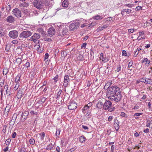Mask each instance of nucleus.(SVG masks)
<instances>
[{"label":"nucleus","mask_w":152,"mask_h":152,"mask_svg":"<svg viewBox=\"0 0 152 152\" xmlns=\"http://www.w3.org/2000/svg\"><path fill=\"white\" fill-rule=\"evenodd\" d=\"M106 96L109 99L116 102L120 101L121 98L120 89L116 86L109 87L107 91Z\"/></svg>","instance_id":"1"},{"label":"nucleus","mask_w":152,"mask_h":152,"mask_svg":"<svg viewBox=\"0 0 152 152\" xmlns=\"http://www.w3.org/2000/svg\"><path fill=\"white\" fill-rule=\"evenodd\" d=\"M44 0H34L33 2V4L34 7L40 10L42 9L44 6Z\"/></svg>","instance_id":"2"},{"label":"nucleus","mask_w":152,"mask_h":152,"mask_svg":"<svg viewBox=\"0 0 152 152\" xmlns=\"http://www.w3.org/2000/svg\"><path fill=\"white\" fill-rule=\"evenodd\" d=\"M32 32L26 30L22 32L19 35V40H22V39L26 38L32 35Z\"/></svg>","instance_id":"3"},{"label":"nucleus","mask_w":152,"mask_h":152,"mask_svg":"<svg viewBox=\"0 0 152 152\" xmlns=\"http://www.w3.org/2000/svg\"><path fill=\"white\" fill-rule=\"evenodd\" d=\"M40 37V35L38 33H35L30 37L29 40L34 42L35 43H37V42L39 43V42H40V41L39 39Z\"/></svg>","instance_id":"4"},{"label":"nucleus","mask_w":152,"mask_h":152,"mask_svg":"<svg viewBox=\"0 0 152 152\" xmlns=\"http://www.w3.org/2000/svg\"><path fill=\"white\" fill-rule=\"evenodd\" d=\"M79 22L76 20L72 22L69 27L70 31H74L77 29L79 26Z\"/></svg>","instance_id":"5"},{"label":"nucleus","mask_w":152,"mask_h":152,"mask_svg":"<svg viewBox=\"0 0 152 152\" xmlns=\"http://www.w3.org/2000/svg\"><path fill=\"white\" fill-rule=\"evenodd\" d=\"M12 14L14 16L18 18L21 17V12L18 8H15L12 10Z\"/></svg>","instance_id":"6"},{"label":"nucleus","mask_w":152,"mask_h":152,"mask_svg":"<svg viewBox=\"0 0 152 152\" xmlns=\"http://www.w3.org/2000/svg\"><path fill=\"white\" fill-rule=\"evenodd\" d=\"M8 35L10 38L14 39L18 37V33L17 31L12 30L10 31Z\"/></svg>","instance_id":"7"},{"label":"nucleus","mask_w":152,"mask_h":152,"mask_svg":"<svg viewBox=\"0 0 152 152\" xmlns=\"http://www.w3.org/2000/svg\"><path fill=\"white\" fill-rule=\"evenodd\" d=\"M61 28H62V32H59L58 33V35L62 37L64 35L66 34L68 31V29L66 26H60V27Z\"/></svg>","instance_id":"8"},{"label":"nucleus","mask_w":152,"mask_h":152,"mask_svg":"<svg viewBox=\"0 0 152 152\" xmlns=\"http://www.w3.org/2000/svg\"><path fill=\"white\" fill-rule=\"evenodd\" d=\"M112 102L109 100L106 101L104 104L103 108L105 110H107L111 107Z\"/></svg>","instance_id":"9"},{"label":"nucleus","mask_w":152,"mask_h":152,"mask_svg":"<svg viewBox=\"0 0 152 152\" xmlns=\"http://www.w3.org/2000/svg\"><path fill=\"white\" fill-rule=\"evenodd\" d=\"M77 106V104L75 102L72 101H70L69 102L68 108L69 110H73L76 108Z\"/></svg>","instance_id":"10"},{"label":"nucleus","mask_w":152,"mask_h":152,"mask_svg":"<svg viewBox=\"0 0 152 152\" xmlns=\"http://www.w3.org/2000/svg\"><path fill=\"white\" fill-rule=\"evenodd\" d=\"M16 20V18L12 15L8 16L6 19V21L7 22L12 23H14Z\"/></svg>","instance_id":"11"},{"label":"nucleus","mask_w":152,"mask_h":152,"mask_svg":"<svg viewBox=\"0 0 152 152\" xmlns=\"http://www.w3.org/2000/svg\"><path fill=\"white\" fill-rule=\"evenodd\" d=\"M69 82V79L68 75H65L64 77L63 86L65 87H66Z\"/></svg>","instance_id":"12"},{"label":"nucleus","mask_w":152,"mask_h":152,"mask_svg":"<svg viewBox=\"0 0 152 152\" xmlns=\"http://www.w3.org/2000/svg\"><path fill=\"white\" fill-rule=\"evenodd\" d=\"M140 81L142 83H144L146 84H151L152 83V80L151 79L147 78H142L140 79Z\"/></svg>","instance_id":"13"},{"label":"nucleus","mask_w":152,"mask_h":152,"mask_svg":"<svg viewBox=\"0 0 152 152\" xmlns=\"http://www.w3.org/2000/svg\"><path fill=\"white\" fill-rule=\"evenodd\" d=\"M8 86L7 85H5L4 86V90H5L6 91V94L8 96H10L11 93V88H8Z\"/></svg>","instance_id":"14"},{"label":"nucleus","mask_w":152,"mask_h":152,"mask_svg":"<svg viewBox=\"0 0 152 152\" xmlns=\"http://www.w3.org/2000/svg\"><path fill=\"white\" fill-rule=\"evenodd\" d=\"M48 33L49 35L51 37L54 35L55 33V30L53 27H50L48 31Z\"/></svg>","instance_id":"15"},{"label":"nucleus","mask_w":152,"mask_h":152,"mask_svg":"<svg viewBox=\"0 0 152 152\" xmlns=\"http://www.w3.org/2000/svg\"><path fill=\"white\" fill-rule=\"evenodd\" d=\"M99 58L104 63L107 62L109 61L107 58H106L105 55H104L102 53L100 54Z\"/></svg>","instance_id":"16"},{"label":"nucleus","mask_w":152,"mask_h":152,"mask_svg":"<svg viewBox=\"0 0 152 152\" xmlns=\"http://www.w3.org/2000/svg\"><path fill=\"white\" fill-rule=\"evenodd\" d=\"M23 95V90L21 89H19L17 94V98L18 99H20L22 97Z\"/></svg>","instance_id":"17"},{"label":"nucleus","mask_w":152,"mask_h":152,"mask_svg":"<svg viewBox=\"0 0 152 152\" xmlns=\"http://www.w3.org/2000/svg\"><path fill=\"white\" fill-rule=\"evenodd\" d=\"M29 5V3L28 2H23L22 3H20L19 5V6L20 7H28Z\"/></svg>","instance_id":"18"},{"label":"nucleus","mask_w":152,"mask_h":152,"mask_svg":"<svg viewBox=\"0 0 152 152\" xmlns=\"http://www.w3.org/2000/svg\"><path fill=\"white\" fill-rule=\"evenodd\" d=\"M104 104L100 101H99L97 103L96 105V108L100 109L102 106L103 107Z\"/></svg>","instance_id":"19"},{"label":"nucleus","mask_w":152,"mask_h":152,"mask_svg":"<svg viewBox=\"0 0 152 152\" xmlns=\"http://www.w3.org/2000/svg\"><path fill=\"white\" fill-rule=\"evenodd\" d=\"M69 5V2L68 0H64L62 3V5L63 7H67Z\"/></svg>","instance_id":"20"},{"label":"nucleus","mask_w":152,"mask_h":152,"mask_svg":"<svg viewBox=\"0 0 152 152\" xmlns=\"http://www.w3.org/2000/svg\"><path fill=\"white\" fill-rule=\"evenodd\" d=\"M39 135L40 136V141L39 142V143L40 142H41L44 139V138L45 137V133L44 132H42L41 133H40L39 134Z\"/></svg>","instance_id":"21"},{"label":"nucleus","mask_w":152,"mask_h":152,"mask_svg":"<svg viewBox=\"0 0 152 152\" xmlns=\"http://www.w3.org/2000/svg\"><path fill=\"white\" fill-rule=\"evenodd\" d=\"M107 26L106 25H104L102 26H99L96 29V31L97 32H99L101 31L104 29V28H107Z\"/></svg>","instance_id":"22"},{"label":"nucleus","mask_w":152,"mask_h":152,"mask_svg":"<svg viewBox=\"0 0 152 152\" xmlns=\"http://www.w3.org/2000/svg\"><path fill=\"white\" fill-rule=\"evenodd\" d=\"M93 19L96 20H101L103 18V17L101 16H100L99 15H96L93 17Z\"/></svg>","instance_id":"23"},{"label":"nucleus","mask_w":152,"mask_h":152,"mask_svg":"<svg viewBox=\"0 0 152 152\" xmlns=\"http://www.w3.org/2000/svg\"><path fill=\"white\" fill-rule=\"evenodd\" d=\"M35 47H36L37 49V52L38 53H41L42 52V50L40 48V46L39 45H36Z\"/></svg>","instance_id":"24"},{"label":"nucleus","mask_w":152,"mask_h":152,"mask_svg":"<svg viewBox=\"0 0 152 152\" xmlns=\"http://www.w3.org/2000/svg\"><path fill=\"white\" fill-rule=\"evenodd\" d=\"M21 75L20 74H18L16 77L15 82L16 83H19L20 80V78L21 77Z\"/></svg>","instance_id":"25"},{"label":"nucleus","mask_w":152,"mask_h":152,"mask_svg":"<svg viewBox=\"0 0 152 152\" xmlns=\"http://www.w3.org/2000/svg\"><path fill=\"white\" fill-rule=\"evenodd\" d=\"M62 92V91L61 89H60L58 90V91H57V97L56 98V99H57L58 98H59L60 97V95L61 94Z\"/></svg>","instance_id":"26"},{"label":"nucleus","mask_w":152,"mask_h":152,"mask_svg":"<svg viewBox=\"0 0 152 152\" xmlns=\"http://www.w3.org/2000/svg\"><path fill=\"white\" fill-rule=\"evenodd\" d=\"M86 138L84 136H82L80 137V141L81 142H84L86 140Z\"/></svg>","instance_id":"27"},{"label":"nucleus","mask_w":152,"mask_h":152,"mask_svg":"<svg viewBox=\"0 0 152 152\" xmlns=\"http://www.w3.org/2000/svg\"><path fill=\"white\" fill-rule=\"evenodd\" d=\"M53 148V145L51 144L48 145L46 149L48 150H50Z\"/></svg>","instance_id":"28"},{"label":"nucleus","mask_w":152,"mask_h":152,"mask_svg":"<svg viewBox=\"0 0 152 152\" xmlns=\"http://www.w3.org/2000/svg\"><path fill=\"white\" fill-rule=\"evenodd\" d=\"M4 35V33L3 29L0 28V37L3 36Z\"/></svg>","instance_id":"29"},{"label":"nucleus","mask_w":152,"mask_h":152,"mask_svg":"<svg viewBox=\"0 0 152 152\" xmlns=\"http://www.w3.org/2000/svg\"><path fill=\"white\" fill-rule=\"evenodd\" d=\"M22 60L20 58H18L16 60V62L18 64H20L21 63Z\"/></svg>","instance_id":"30"},{"label":"nucleus","mask_w":152,"mask_h":152,"mask_svg":"<svg viewBox=\"0 0 152 152\" xmlns=\"http://www.w3.org/2000/svg\"><path fill=\"white\" fill-rule=\"evenodd\" d=\"M89 108L86 105L84 106L83 108L82 109V112L83 113H85V111L87 110Z\"/></svg>","instance_id":"31"},{"label":"nucleus","mask_w":152,"mask_h":152,"mask_svg":"<svg viewBox=\"0 0 152 152\" xmlns=\"http://www.w3.org/2000/svg\"><path fill=\"white\" fill-rule=\"evenodd\" d=\"M119 124H117L115 123H114V126L115 127V129L117 131H118L119 128Z\"/></svg>","instance_id":"32"},{"label":"nucleus","mask_w":152,"mask_h":152,"mask_svg":"<svg viewBox=\"0 0 152 152\" xmlns=\"http://www.w3.org/2000/svg\"><path fill=\"white\" fill-rule=\"evenodd\" d=\"M16 83V85L15 86V87L14 88V89L15 91H16L18 89V88L19 86H20L19 83Z\"/></svg>","instance_id":"33"},{"label":"nucleus","mask_w":152,"mask_h":152,"mask_svg":"<svg viewBox=\"0 0 152 152\" xmlns=\"http://www.w3.org/2000/svg\"><path fill=\"white\" fill-rule=\"evenodd\" d=\"M131 11H132L131 10L128 9V10H126V9H123V10L122 11V12H126L128 14H129V13H131Z\"/></svg>","instance_id":"34"},{"label":"nucleus","mask_w":152,"mask_h":152,"mask_svg":"<svg viewBox=\"0 0 152 152\" xmlns=\"http://www.w3.org/2000/svg\"><path fill=\"white\" fill-rule=\"evenodd\" d=\"M29 142L31 145H34L35 143L34 139L33 138L29 140Z\"/></svg>","instance_id":"35"},{"label":"nucleus","mask_w":152,"mask_h":152,"mask_svg":"<svg viewBox=\"0 0 152 152\" xmlns=\"http://www.w3.org/2000/svg\"><path fill=\"white\" fill-rule=\"evenodd\" d=\"M8 72V70L7 68H4L3 70V73L4 75H6Z\"/></svg>","instance_id":"36"},{"label":"nucleus","mask_w":152,"mask_h":152,"mask_svg":"<svg viewBox=\"0 0 152 152\" xmlns=\"http://www.w3.org/2000/svg\"><path fill=\"white\" fill-rule=\"evenodd\" d=\"M19 152H26V150L24 148H20L19 151Z\"/></svg>","instance_id":"37"},{"label":"nucleus","mask_w":152,"mask_h":152,"mask_svg":"<svg viewBox=\"0 0 152 152\" xmlns=\"http://www.w3.org/2000/svg\"><path fill=\"white\" fill-rule=\"evenodd\" d=\"M15 122V121L14 120H13V121L11 120L10 121V126L12 127L14 124V123Z\"/></svg>","instance_id":"38"},{"label":"nucleus","mask_w":152,"mask_h":152,"mask_svg":"<svg viewBox=\"0 0 152 152\" xmlns=\"http://www.w3.org/2000/svg\"><path fill=\"white\" fill-rule=\"evenodd\" d=\"M121 66L120 64L117 65L116 68V71L118 72L121 71Z\"/></svg>","instance_id":"39"},{"label":"nucleus","mask_w":152,"mask_h":152,"mask_svg":"<svg viewBox=\"0 0 152 152\" xmlns=\"http://www.w3.org/2000/svg\"><path fill=\"white\" fill-rule=\"evenodd\" d=\"M134 29L131 28L128 29V32L129 34H131L134 32Z\"/></svg>","instance_id":"40"},{"label":"nucleus","mask_w":152,"mask_h":152,"mask_svg":"<svg viewBox=\"0 0 152 152\" xmlns=\"http://www.w3.org/2000/svg\"><path fill=\"white\" fill-rule=\"evenodd\" d=\"M11 138H10V139H8L6 140V145H9V144L10 143V142L11 141Z\"/></svg>","instance_id":"41"},{"label":"nucleus","mask_w":152,"mask_h":152,"mask_svg":"<svg viewBox=\"0 0 152 152\" xmlns=\"http://www.w3.org/2000/svg\"><path fill=\"white\" fill-rule=\"evenodd\" d=\"M125 6H126V7H132L134 6V5L132 4H125Z\"/></svg>","instance_id":"42"},{"label":"nucleus","mask_w":152,"mask_h":152,"mask_svg":"<svg viewBox=\"0 0 152 152\" xmlns=\"http://www.w3.org/2000/svg\"><path fill=\"white\" fill-rule=\"evenodd\" d=\"M83 56L81 55H79L77 57V59L79 60H81L82 61L83 59Z\"/></svg>","instance_id":"43"},{"label":"nucleus","mask_w":152,"mask_h":152,"mask_svg":"<svg viewBox=\"0 0 152 152\" xmlns=\"http://www.w3.org/2000/svg\"><path fill=\"white\" fill-rule=\"evenodd\" d=\"M49 55L48 53H46L45 54L44 57V61H45L46 59H47L48 58Z\"/></svg>","instance_id":"44"},{"label":"nucleus","mask_w":152,"mask_h":152,"mask_svg":"<svg viewBox=\"0 0 152 152\" xmlns=\"http://www.w3.org/2000/svg\"><path fill=\"white\" fill-rule=\"evenodd\" d=\"M58 75H57L55 76L53 78V80L55 81V83H56L58 81Z\"/></svg>","instance_id":"45"},{"label":"nucleus","mask_w":152,"mask_h":152,"mask_svg":"<svg viewBox=\"0 0 152 152\" xmlns=\"http://www.w3.org/2000/svg\"><path fill=\"white\" fill-rule=\"evenodd\" d=\"M60 130L58 129L57 130L56 132V136L58 137V136H59L60 134Z\"/></svg>","instance_id":"46"},{"label":"nucleus","mask_w":152,"mask_h":152,"mask_svg":"<svg viewBox=\"0 0 152 152\" xmlns=\"http://www.w3.org/2000/svg\"><path fill=\"white\" fill-rule=\"evenodd\" d=\"M90 111L89 110H88V112L86 114V117H87L88 118H90Z\"/></svg>","instance_id":"47"},{"label":"nucleus","mask_w":152,"mask_h":152,"mask_svg":"<svg viewBox=\"0 0 152 152\" xmlns=\"http://www.w3.org/2000/svg\"><path fill=\"white\" fill-rule=\"evenodd\" d=\"M6 128L7 126H4L3 127L2 132L5 133L6 131Z\"/></svg>","instance_id":"48"},{"label":"nucleus","mask_w":152,"mask_h":152,"mask_svg":"<svg viewBox=\"0 0 152 152\" xmlns=\"http://www.w3.org/2000/svg\"><path fill=\"white\" fill-rule=\"evenodd\" d=\"M30 114L32 115H37L38 114V113L37 112H34V111L32 110L30 112Z\"/></svg>","instance_id":"49"},{"label":"nucleus","mask_w":152,"mask_h":152,"mask_svg":"<svg viewBox=\"0 0 152 152\" xmlns=\"http://www.w3.org/2000/svg\"><path fill=\"white\" fill-rule=\"evenodd\" d=\"M4 85V81L0 80V87H2Z\"/></svg>","instance_id":"50"},{"label":"nucleus","mask_w":152,"mask_h":152,"mask_svg":"<svg viewBox=\"0 0 152 152\" xmlns=\"http://www.w3.org/2000/svg\"><path fill=\"white\" fill-rule=\"evenodd\" d=\"M46 98L45 97H42L40 100V102L42 103H44L45 102L46 100Z\"/></svg>","instance_id":"51"},{"label":"nucleus","mask_w":152,"mask_h":152,"mask_svg":"<svg viewBox=\"0 0 152 152\" xmlns=\"http://www.w3.org/2000/svg\"><path fill=\"white\" fill-rule=\"evenodd\" d=\"M122 55L124 56H126V51L125 50H123L122 51Z\"/></svg>","instance_id":"52"},{"label":"nucleus","mask_w":152,"mask_h":152,"mask_svg":"<svg viewBox=\"0 0 152 152\" xmlns=\"http://www.w3.org/2000/svg\"><path fill=\"white\" fill-rule=\"evenodd\" d=\"M11 43L14 44H17L18 43V41L16 40H13L12 41Z\"/></svg>","instance_id":"53"},{"label":"nucleus","mask_w":152,"mask_h":152,"mask_svg":"<svg viewBox=\"0 0 152 152\" xmlns=\"http://www.w3.org/2000/svg\"><path fill=\"white\" fill-rule=\"evenodd\" d=\"M133 63V62L132 61H131L130 62H129V64H128V67L129 68H130L132 66Z\"/></svg>","instance_id":"54"},{"label":"nucleus","mask_w":152,"mask_h":152,"mask_svg":"<svg viewBox=\"0 0 152 152\" xmlns=\"http://www.w3.org/2000/svg\"><path fill=\"white\" fill-rule=\"evenodd\" d=\"M87 44L86 43H84L82 44L81 48H85L86 47Z\"/></svg>","instance_id":"55"},{"label":"nucleus","mask_w":152,"mask_h":152,"mask_svg":"<svg viewBox=\"0 0 152 152\" xmlns=\"http://www.w3.org/2000/svg\"><path fill=\"white\" fill-rule=\"evenodd\" d=\"M17 134L15 132H13L12 134V136L13 138H15Z\"/></svg>","instance_id":"56"},{"label":"nucleus","mask_w":152,"mask_h":152,"mask_svg":"<svg viewBox=\"0 0 152 152\" xmlns=\"http://www.w3.org/2000/svg\"><path fill=\"white\" fill-rule=\"evenodd\" d=\"M30 64L29 62H27L25 64V67L26 68H28L29 67Z\"/></svg>","instance_id":"57"},{"label":"nucleus","mask_w":152,"mask_h":152,"mask_svg":"<svg viewBox=\"0 0 152 152\" xmlns=\"http://www.w3.org/2000/svg\"><path fill=\"white\" fill-rule=\"evenodd\" d=\"M45 40L46 41H47L48 42H50L52 41V39L51 38H44Z\"/></svg>","instance_id":"58"},{"label":"nucleus","mask_w":152,"mask_h":152,"mask_svg":"<svg viewBox=\"0 0 152 152\" xmlns=\"http://www.w3.org/2000/svg\"><path fill=\"white\" fill-rule=\"evenodd\" d=\"M108 109V111L109 112H111L112 111H113L115 109V108L114 107H112V108H110Z\"/></svg>","instance_id":"59"},{"label":"nucleus","mask_w":152,"mask_h":152,"mask_svg":"<svg viewBox=\"0 0 152 152\" xmlns=\"http://www.w3.org/2000/svg\"><path fill=\"white\" fill-rule=\"evenodd\" d=\"M113 117L112 116H110L108 118V121H111L113 119Z\"/></svg>","instance_id":"60"},{"label":"nucleus","mask_w":152,"mask_h":152,"mask_svg":"<svg viewBox=\"0 0 152 152\" xmlns=\"http://www.w3.org/2000/svg\"><path fill=\"white\" fill-rule=\"evenodd\" d=\"M11 9V6L10 5H9L6 7V10L7 11H9Z\"/></svg>","instance_id":"61"},{"label":"nucleus","mask_w":152,"mask_h":152,"mask_svg":"<svg viewBox=\"0 0 152 152\" xmlns=\"http://www.w3.org/2000/svg\"><path fill=\"white\" fill-rule=\"evenodd\" d=\"M142 113H135L134 115V116H137L142 115Z\"/></svg>","instance_id":"62"},{"label":"nucleus","mask_w":152,"mask_h":152,"mask_svg":"<svg viewBox=\"0 0 152 152\" xmlns=\"http://www.w3.org/2000/svg\"><path fill=\"white\" fill-rule=\"evenodd\" d=\"M148 61V58H144V59H143L142 61V63H144L145 62H147Z\"/></svg>","instance_id":"63"},{"label":"nucleus","mask_w":152,"mask_h":152,"mask_svg":"<svg viewBox=\"0 0 152 152\" xmlns=\"http://www.w3.org/2000/svg\"><path fill=\"white\" fill-rule=\"evenodd\" d=\"M137 11L139 10H142V7L141 6H138L135 9Z\"/></svg>","instance_id":"64"}]
</instances>
